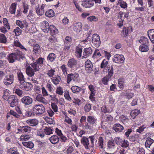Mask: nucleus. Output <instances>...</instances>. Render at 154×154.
Segmentation results:
<instances>
[{
    "mask_svg": "<svg viewBox=\"0 0 154 154\" xmlns=\"http://www.w3.org/2000/svg\"><path fill=\"white\" fill-rule=\"evenodd\" d=\"M26 122L29 125L34 126L38 124V122L37 119H32L28 120L26 121Z\"/></svg>",
    "mask_w": 154,
    "mask_h": 154,
    "instance_id": "26",
    "label": "nucleus"
},
{
    "mask_svg": "<svg viewBox=\"0 0 154 154\" xmlns=\"http://www.w3.org/2000/svg\"><path fill=\"white\" fill-rule=\"evenodd\" d=\"M56 58L55 54L53 53H50L48 55L47 60L50 62H53Z\"/></svg>",
    "mask_w": 154,
    "mask_h": 154,
    "instance_id": "37",
    "label": "nucleus"
},
{
    "mask_svg": "<svg viewBox=\"0 0 154 154\" xmlns=\"http://www.w3.org/2000/svg\"><path fill=\"white\" fill-rule=\"evenodd\" d=\"M128 30L126 27H124L121 32V35L123 37H126L128 35Z\"/></svg>",
    "mask_w": 154,
    "mask_h": 154,
    "instance_id": "51",
    "label": "nucleus"
},
{
    "mask_svg": "<svg viewBox=\"0 0 154 154\" xmlns=\"http://www.w3.org/2000/svg\"><path fill=\"white\" fill-rule=\"evenodd\" d=\"M22 144L25 147L31 149L34 146V144L32 141H23Z\"/></svg>",
    "mask_w": 154,
    "mask_h": 154,
    "instance_id": "30",
    "label": "nucleus"
},
{
    "mask_svg": "<svg viewBox=\"0 0 154 154\" xmlns=\"http://www.w3.org/2000/svg\"><path fill=\"white\" fill-rule=\"evenodd\" d=\"M87 20L88 21L92 22L94 21V22L97 21L98 20V18L97 17L94 16L88 17H87Z\"/></svg>",
    "mask_w": 154,
    "mask_h": 154,
    "instance_id": "60",
    "label": "nucleus"
},
{
    "mask_svg": "<svg viewBox=\"0 0 154 154\" xmlns=\"http://www.w3.org/2000/svg\"><path fill=\"white\" fill-rule=\"evenodd\" d=\"M51 79L54 84L57 85L60 82L61 78L59 76L57 75L56 76L51 78Z\"/></svg>",
    "mask_w": 154,
    "mask_h": 154,
    "instance_id": "36",
    "label": "nucleus"
},
{
    "mask_svg": "<svg viewBox=\"0 0 154 154\" xmlns=\"http://www.w3.org/2000/svg\"><path fill=\"white\" fill-rule=\"evenodd\" d=\"M103 54H102V53H101L100 52V51L97 49H96L94 54L93 56V57L94 58H96L98 56L99 57L100 56H102Z\"/></svg>",
    "mask_w": 154,
    "mask_h": 154,
    "instance_id": "53",
    "label": "nucleus"
},
{
    "mask_svg": "<svg viewBox=\"0 0 154 154\" xmlns=\"http://www.w3.org/2000/svg\"><path fill=\"white\" fill-rule=\"evenodd\" d=\"M92 50L90 47L84 48L83 50L82 58H87L91 55L92 53Z\"/></svg>",
    "mask_w": 154,
    "mask_h": 154,
    "instance_id": "14",
    "label": "nucleus"
},
{
    "mask_svg": "<svg viewBox=\"0 0 154 154\" xmlns=\"http://www.w3.org/2000/svg\"><path fill=\"white\" fill-rule=\"evenodd\" d=\"M71 45V43H64V45L63 48V51L65 52H68L70 50Z\"/></svg>",
    "mask_w": 154,
    "mask_h": 154,
    "instance_id": "50",
    "label": "nucleus"
},
{
    "mask_svg": "<svg viewBox=\"0 0 154 154\" xmlns=\"http://www.w3.org/2000/svg\"><path fill=\"white\" fill-rule=\"evenodd\" d=\"M139 42L140 43H141L142 45H148L149 41L147 38L143 36L140 38Z\"/></svg>",
    "mask_w": 154,
    "mask_h": 154,
    "instance_id": "42",
    "label": "nucleus"
},
{
    "mask_svg": "<svg viewBox=\"0 0 154 154\" xmlns=\"http://www.w3.org/2000/svg\"><path fill=\"white\" fill-rule=\"evenodd\" d=\"M148 35L152 43H154V29H151L147 32Z\"/></svg>",
    "mask_w": 154,
    "mask_h": 154,
    "instance_id": "24",
    "label": "nucleus"
},
{
    "mask_svg": "<svg viewBox=\"0 0 154 154\" xmlns=\"http://www.w3.org/2000/svg\"><path fill=\"white\" fill-rule=\"evenodd\" d=\"M140 112L139 110L135 109L132 110L130 113L131 117L134 119L137 116Z\"/></svg>",
    "mask_w": 154,
    "mask_h": 154,
    "instance_id": "38",
    "label": "nucleus"
},
{
    "mask_svg": "<svg viewBox=\"0 0 154 154\" xmlns=\"http://www.w3.org/2000/svg\"><path fill=\"white\" fill-rule=\"evenodd\" d=\"M81 143L84 146L86 149H89V140L88 138L83 137L81 140Z\"/></svg>",
    "mask_w": 154,
    "mask_h": 154,
    "instance_id": "18",
    "label": "nucleus"
},
{
    "mask_svg": "<svg viewBox=\"0 0 154 154\" xmlns=\"http://www.w3.org/2000/svg\"><path fill=\"white\" fill-rule=\"evenodd\" d=\"M94 5V3L92 0H85L82 1V5L85 8H90Z\"/></svg>",
    "mask_w": 154,
    "mask_h": 154,
    "instance_id": "16",
    "label": "nucleus"
},
{
    "mask_svg": "<svg viewBox=\"0 0 154 154\" xmlns=\"http://www.w3.org/2000/svg\"><path fill=\"white\" fill-rule=\"evenodd\" d=\"M23 132L29 133L31 130V128L28 126H23Z\"/></svg>",
    "mask_w": 154,
    "mask_h": 154,
    "instance_id": "61",
    "label": "nucleus"
},
{
    "mask_svg": "<svg viewBox=\"0 0 154 154\" xmlns=\"http://www.w3.org/2000/svg\"><path fill=\"white\" fill-rule=\"evenodd\" d=\"M23 8L24 10L23 11V12L26 14L27 13L29 9V5L25 2L23 3Z\"/></svg>",
    "mask_w": 154,
    "mask_h": 154,
    "instance_id": "46",
    "label": "nucleus"
},
{
    "mask_svg": "<svg viewBox=\"0 0 154 154\" xmlns=\"http://www.w3.org/2000/svg\"><path fill=\"white\" fill-rule=\"evenodd\" d=\"M103 137H100L98 141V144L99 148L102 149H103Z\"/></svg>",
    "mask_w": 154,
    "mask_h": 154,
    "instance_id": "44",
    "label": "nucleus"
},
{
    "mask_svg": "<svg viewBox=\"0 0 154 154\" xmlns=\"http://www.w3.org/2000/svg\"><path fill=\"white\" fill-rule=\"evenodd\" d=\"M30 138V136L29 135L24 134L20 136V140L25 141L29 140Z\"/></svg>",
    "mask_w": 154,
    "mask_h": 154,
    "instance_id": "54",
    "label": "nucleus"
},
{
    "mask_svg": "<svg viewBox=\"0 0 154 154\" xmlns=\"http://www.w3.org/2000/svg\"><path fill=\"white\" fill-rule=\"evenodd\" d=\"M115 147V145L113 140H109L107 143V147L108 149H114Z\"/></svg>",
    "mask_w": 154,
    "mask_h": 154,
    "instance_id": "43",
    "label": "nucleus"
},
{
    "mask_svg": "<svg viewBox=\"0 0 154 154\" xmlns=\"http://www.w3.org/2000/svg\"><path fill=\"white\" fill-rule=\"evenodd\" d=\"M81 102V100L77 98H74L73 100V103H74L76 105H78L79 106L80 105Z\"/></svg>",
    "mask_w": 154,
    "mask_h": 154,
    "instance_id": "64",
    "label": "nucleus"
},
{
    "mask_svg": "<svg viewBox=\"0 0 154 154\" xmlns=\"http://www.w3.org/2000/svg\"><path fill=\"white\" fill-rule=\"evenodd\" d=\"M45 59L44 58L39 57L35 61L30 64L31 66H29L26 69V74L29 76L32 77L35 74V72L39 71L43 64Z\"/></svg>",
    "mask_w": 154,
    "mask_h": 154,
    "instance_id": "1",
    "label": "nucleus"
},
{
    "mask_svg": "<svg viewBox=\"0 0 154 154\" xmlns=\"http://www.w3.org/2000/svg\"><path fill=\"white\" fill-rule=\"evenodd\" d=\"M18 86L21 89L27 91L31 90L33 87L31 83L25 81L21 84H19Z\"/></svg>",
    "mask_w": 154,
    "mask_h": 154,
    "instance_id": "9",
    "label": "nucleus"
},
{
    "mask_svg": "<svg viewBox=\"0 0 154 154\" xmlns=\"http://www.w3.org/2000/svg\"><path fill=\"white\" fill-rule=\"evenodd\" d=\"M77 64V60L73 58H72L69 60L67 63V65L69 67L72 68L76 67Z\"/></svg>",
    "mask_w": 154,
    "mask_h": 154,
    "instance_id": "15",
    "label": "nucleus"
},
{
    "mask_svg": "<svg viewBox=\"0 0 154 154\" xmlns=\"http://www.w3.org/2000/svg\"><path fill=\"white\" fill-rule=\"evenodd\" d=\"M113 141L118 145H120L122 144L123 142V140L120 137L115 138L113 140Z\"/></svg>",
    "mask_w": 154,
    "mask_h": 154,
    "instance_id": "49",
    "label": "nucleus"
},
{
    "mask_svg": "<svg viewBox=\"0 0 154 154\" xmlns=\"http://www.w3.org/2000/svg\"><path fill=\"white\" fill-rule=\"evenodd\" d=\"M112 60L114 62L121 64L124 63L125 59L123 55L116 54L114 56Z\"/></svg>",
    "mask_w": 154,
    "mask_h": 154,
    "instance_id": "10",
    "label": "nucleus"
},
{
    "mask_svg": "<svg viewBox=\"0 0 154 154\" xmlns=\"http://www.w3.org/2000/svg\"><path fill=\"white\" fill-rule=\"evenodd\" d=\"M92 42L94 46L96 47L100 46L101 44L100 37L97 34H93L92 36Z\"/></svg>",
    "mask_w": 154,
    "mask_h": 154,
    "instance_id": "8",
    "label": "nucleus"
},
{
    "mask_svg": "<svg viewBox=\"0 0 154 154\" xmlns=\"http://www.w3.org/2000/svg\"><path fill=\"white\" fill-rule=\"evenodd\" d=\"M113 74V70L112 67L111 69L107 75L102 79V83L105 85H108V82L109 80V79L111 78Z\"/></svg>",
    "mask_w": 154,
    "mask_h": 154,
    "instance_id": "11",
    "label": "nucleus"
},
{
    "mask_svg": "<svg viewBox=\"0 0 154 154\" xmlns=\"http://www.w3.org/2000/svg\"><path fill=\"white\" fill-rule=\"evenodd\" d=\"M36 100L39 102L45 104L47 103V101L44 97H42L41 94H38L36 97Z\"/></svg>",
    "mask_w": 154,
    "mask_h": 154,
    "instance_id": "23",
    "label": "nucleus"
},
{
    "mask_svg": "<svg viewBox=\"0 0 154 154\" xmlns=\"http://www.w3.org/2000/svg\"><path fill=\"white\" fill-rule=\"evenodd\" d=\"M21 102L25 107H28L31 106L33 102V99L29 96H25L21 99Z\"/></svg>",
    "mask_w": 154,
    "mask_h": 154,
    "instance_id": "6",
    "label": "nucleus"
},
{
    "mask_svg": "<svg viewBox=\"0 0 154 154\" xmlns=\"http://www.w3.org/2000/svg\"><path fill=\"white\" fill-rule=\"evenodd\" d=\"M17 7V3H13L12 4L9 9V12L11 14H14L15 13Z\"/></svg>",
    "mask_w": 154,
    "mask_h": 154,
    "instance_id": "33",
    "label": "nucleus"
},
{
    "mask_svg": "<svg viewBox=\"0 0 154 154\" xmlns=\"http://www.w3.org/2000/svg\"><path fill=\"white\" fill-rule=\"evenodd\" d=\"M55 92L57 94L61 95L63 93V89L60 86H59L57 88Z\"/></svg>",
    "mask_w": 154,
    "mask_h": 154,
    "instance_id": "48",
    "label": "nucleus"
},
{
    "mask_svg": "<svg viewBox=\"0 0 154 154\" xmlns=\"http://www.w3.org/2000/svg\"><path fill=\"white\" fill-rule=\"evenodd\" d=\"M79 74L77 73L68 74L67 77V82L69 84L72 80L75 82H78L79 81Z\"/></svg>",
    "mask_w": 154,
    "mask_h": 154,
    "instance_id": "5",
    "label": "nucleus"
},
{
    "mask_svg": "<svg viewBox=\"0 0 154 154\" xmlns=\"http://www.w3.org/2000/svg\"><path fill=\"white\" fill-rule=\"evenodd\" d=\"M82 51V49L81 46L78 45L76 47L75 54L77 57L79 58L81 57Z\"/></svg>",
    "mask_w": 154,
    "mask_h": 154,
    "instance_id": "21",
    "label": "nucleus"
},
{
    "mask_svg": "<svg viewBox=\"0 0 154 154\" xmlns=\"http://www.w3.org/2000/svg\"><path fill=\"white\" fill-rule=\"evenodd\" d=\"M49 140L52 144H55L58 142L59 139L57 136L54 135L50 138Z\"/></svg>",
    "mask_w": 154,
    "mask_h": 154,
    "instance_id": "29",
    "label": "nucleus"
},
{
    "mask_svg": "<svg viewBox=\"0 0 154 154\" xmlns=\"http://www.w3.org/2000/svg\"><path fill=\"white\" fill-rule=\"evenodd\" d=\"M14 32L15 33V35L18 36L21 33V30L18 27H17L14 30Z\"/></svg>",
    "mask_w": 154,
    "mask_h": 154,
    "instance_id": "59",
    "label": "nucleus"
},
{
    "mask_svg": "<svg viewBox=\"0 0 154 154\" xmlns=\"http://www.w3.org/2000/svg\"><path fill=\"white\" fill-rule=\"evenodd\" d=\"M60 69H61L63 74L66 75L67 74V69L66 66L64 64H63L60 67Z\"/></svg>",
    "mask_w": 154,
    "mask_h": 154,
    "instance_id": "57",
    "label": "nucleus"
},
{
    "mask_svg": "<svg viewBox=\"0 0 154 154\" xmlns=\"http://www.w3.org/2000/svg\"><path fill=\"white\" fill-rule=\"evenodd\" d=\"M55 70L54 69H51L47 71V74L50 77H53L54 75Z\"/></svg>",
    "mask_w": 154,
    "mask_h": 154,
    "instance_id": "58",
    "label": "nucleus"
},
{
    "mask_svg": "<svg viewBox=\"0 0 154 154\" xmlns=\"http://www.w3.org/2000/svg\"><path fill=\"white\" fill-rule=\"evenodd\" d=\"M14 149L15 148H11L8 149L7 154H20L17 151L15 150Z\"/></svg>",
    "mask_w": 154,
    "mask_h": 154,
    "instance_id": "52",
    "label": "nucleus"
},
{
    "mask_svg": "<svg viewBox=\"0 0 154 154\" xmlns=\"http://www.w3.org/2000/svg\"><path fill=\"white\" fill-rule=\"evenodd\" d=\"M49 26V24L46 21H43L41 23V29L44 32H48Z\"/></svg>",
    "mask_w": 154,
    "mask_h": 154,
    "instance_id": "20",
    "label": "nucleus"
},
{
    "mask_svg": "<svg viewBox=\"0 0 154 154\" xmlns=\"http://www.w3.org/2000/svg\"><path fill=\"white\" fill-rule=\"evenodd\" d=\"M2 22L3 25L6 29L8 30L10 29V27L7 19L6 18H4Z\"/></svg>",
    "mask_w": 154,
    "mask_h": 154,
    "instance_id": "45",
    "label": "nucleus"
},
{
    "mask_svg": "<svg viewBox=\"0 0 154 154\" xmlns=\"http://www.w3.org/2000/svg\"><path fill=\"white\" fill-rule=\"evenodd\" d=\"M108 62L106 60L104 59L101 62V64L100 66V67L101 69L104 68L105 69H106L108 71V72L110 71L112 67L113 69V68L112 66H110L109 65H108Z\"/></svg>",
    "mask_w": 154,
    "mask_h": 154,
    "instance_id": "12",
    "label": "nucleus"
},
{
    "mask_svg": "<svg viewBox=\"0 0 154 154\" xmlns=\"http://www.w3.org/2000/svg\"><path fill=\"white\" fill-rule=\"evenodd\" d=\"M91 104L87 103L85 106L84 109L85 112H89L91 109Z\"/></svg>",
    "mask_w": 154,
    "mask_h": 154,
    "instance_id": "55",
    "label": "nucleus"
},
{
    "mask_svg": "<svg viewBox=\"0 0 154 154\" xmlns=\"http://www.w3.org/2000/svg\"><path fill=\"white\" fill-rule=\"evenodd\" d=\"M118 3L122 8L126 9L128 7L127 4L126 2L122 0H119Z\"/></svg>",
    "mask_w": 154,
    "mask_h": 154,
    "instance_id": "41",
    "label": "nucleus"
},
{
    "mask_svg": "<svg viewBox=\"0 0 154 154\" xmlns=\"http://www.w3.org/2000/svg\"><path fill=\"white\" fill-rule=\"evenodd\" d=\"M112 128L116 132H122L124 129L123 126L119 123L115 124L113 126Z\"/></svg>",
    "mask_w": 154,
    "mask_h": 154,
    "instance_id": "19",
    "label": "nucleus"
},
{
    "mask_svg": "<svg viewBox=\"0 0 154 154\" xmlns=\"http://www.w3.org/2000/svg\"><path fill=\"white\" fill-rule=\"evenodd\" d=\"M82 24L80 22L74 23L73 26V30L77 33H79L82 30Z\"/></svg>",
    "mask_w": 154,
    "mask_h": 154,
    "instance_id": "17",
    "label": "nucleus"
},
{
    "mask_svg": "<svg viewBox=\"0 0 154 154\" xmlns=\"http://www.w3.org/2000/svg\"><path fill=\"white\" fill-rule=\"evenodd\" d=\"M14 45L15 46L19 47L21 49L24 50V51H27V49L25 48L18 41H15L14 42Z\"/></svg>",
    "mask_w": 154,
    "mask_h": 154,
    "instance_id": "39",
    "label": "nucleus"
},
{
    "mask_svg": "<svg viewBox=\"0 0 154 154\" xmlns=\"http://www.w3.org/2000/svg\"><path fill=\"white\" fill-rule=\"evenodd\" d=\"M137 154H145V150L143 148H138L137 149Z\"/></svg>",
    "mask_w": 154,
    "mask_h": 154,
    "instance_id": "62",
    "label": "nucleus"
},
{
    "mask_svg": "<svg viewBox=\"0 0 154 154\" xmlns=\"http://www.w3.org/2000/svg\"><path fill=\"white\" fill-rule=\"evenodd\" d=\"M71 89L72 92L74 93L77 94L80 91H82L84 92V90L83 89L77 86H74L72 87Z\"/></svg>",
    "mask_w": 154,
    "mask_h": 154,
    "instance_id": "27",
    "label": "nucleus"
},
{
    "mask_svg": "<svg viewBox=\"0 0 154 154\" xmlns=\"http://www.w3.org/2000/svg\"><path fill=\"white\" fill-rule=\"evenodd\" d=\"M154 140L150 137H148L145 143V146L146 148H150L152 144L154 142Z\"/></svg>",
    "mask_w": 154,
    "mask_h": 154,
    "instance_id": "35",
    "label": "nucleus"
},
{
    "mask_svg": "<svg viewBox=\"0 0 154 154\" xmlns=\"http://www.w3.org/2000/svg\"><path fill=\"white\" fill-rule=\"evenodd\" d=\"M25 58L24 54L21 51H17L9 54L8 59L10 63H12L16 60L20 61Z\"/></svg>",
    "mask_w": 154,
    "mask_h": 154,
    "instance_id": "2",
    "label": "nucleus"
},
{
    "mask_svg": "<svg viewBox=\"0 0 154 154\" xmlns=\"http://www.w3.org/2000/svg\"><path fill=\"white\" fill-rule=\"evenodd\" d=\"M139 50L142 52L148 51L149 50L148 45L144 44L140 45L139 48Z\"/></svg>",
    "mask_w": 154,
    "mask_h": 154,
    "instance_id": "32",
    "label": "nucleus"
},
{
    "mask_svg": "<svg viewBox=\"0 0 154 154\" xmlns=\"http://www.w3.org/2000/svg\"><path fill=\"white\" fill-rule=\"evenodd\" d=\"M7 41V38L3 34H0V42L3 43H5Z\"/></svg>",
    "mask_w": 154,
    "mask_h": 154,
    "instance_id": "47",
    "label": "nucleus"
},
{
    "mask_svg": "<svg viewBox=\"0 0 154 154\" xmlns=\"http://www.w3.org/2000/svg\"><path fill=\"white\" fill-rule=\"evenodd\" d=\"M119 87L120 88H122L124 87L123 84L124 83V80L123 79L119 78L118 80Z\"/></svg>",
    "mask_w": 154,
    "mask_h": 154,
    "instance_id": "56",
    "label": "nucleus"
},
{
    "mask_svg": "<svg viewBox=\"0 0 154 154\" xmlns=\"http://www.w3.org/2000/svg\"><path fill=\"white\" fill-rule=\"evenodd\" d=\"M17 74L18 79L20 82L19 84H21L23 82H24L25 81V78L21 71L18 70Z\"/></svg>",
    "mask_w": 154,
    "mask_h": 154,
    "instance_id": "22",
    "label": "nucleus"
},
{
    "mask_svg": "<svg viewBox=\"0 0 154 154\" xmlns=\"http://www.w3.org/2000/svg\"><path fill=\"white\" fill-rule=\"evenodd\" d=\"M6 93L4 94L3 97L4 99H8V102L11 107H13L17 106L18 103V99L17 98L16 96L11 95L8 97L9 96L8 93L7 92Z\"/></svg>",
    "mask_w": 154,
    "mask_h": 154,
    "instance_id": "3",
    "label": "nucleus"
},
{
    "mask_svg": "<svg viewBox=\"0 0 154 154\" xmlns=\"http://www.w3.org/2000/svg\"><path fill=\"white\" fill-rule=\"evenodd\" d=\"M64 94L65 98L66 99L68 100H71V98L69 96L68 91H65L64 92Z\"/></svg>",
    "mask_w": 154,
    "mask_h": 154,
    "instance_id": "63",
    "label": "nucleus"
},
{
    "mask_svg": "<svg viewBox=\"0 0 154 154\" xmlns=\"http://www.w3.org/2000/svg\"><path fill=\"white\" fill-rule=\"evenodd\" d=\"M14 80L13 74L10 73L5 76L3 80L4 84L6 85H9L13 83Z\"/></svg>",
    "mask_w": 154,
    "mask_h": 154,
    "instance_id": "7",
    "label": "nucleus"
},
{
    "mask_svg": "<svg viewBox=\"0 0 154 154\" xmlns=\"http://www.w3.org/2000/svg\"><path fill=\"white\" fill-rule=\"evenodd\" d=\"M54 13L52 9H50L46 11L45 15L49 17H53L54 15Z\"/></svg>",
    "mask_w": 154,
    "mask_h": 154,
    "instance_id": "40",
    "label": "nucleus"
},
{
    "mask_svg": "<svg viewBox=\"0 0 154 154\" xmlns=\"http://www.w3.org/2000/svg\"><path fill=\"white\" fill-rule=\"evenodd\" d=\"M124 95L126 96L128 99H131L134 96V93L132 92L131 91L129 90H127L124 93Z\"/></svg>",
    "mask_w": 154,
    "mask_h": 154,
    "instance_id": "34",
    "label": "nucleus"
},
{
    "mask_svg": "<svg viewBox=\"0 0 154 154\" xmlns=\"http://www.w3.org/2000/svg\"><path fill=\"white\" fill-rule=\"evenodd\" d=\"M44 132L45 134L47 135H50L53 134L54 130L51 127H45L44 129Z\"/></svg>",
    "mask_w": 154,
    "mask_h": 154,
    "instance_id": "31",
    "label": "nucleus"
},
{
    "mask_svg": "<svg viewBox=\"0 0 154 154\" xmlns=\"http://www.w3.org/2000/svg\"><path fill=\"white\" fill-rule=\"evenodd\" d=\"M85 67L86 71L88 73H91L93 71V66L91 61L88 60L85 63Z\"/></svg>",
    "mask_w": 154,
    "mask_h": 154,
    "instance_id": "13",
    "label": "nucleus"
},
{
    "mask_svg": "<svg viewBox=\"0 0 154 154\" xmlns=\"http://www.w3.org/2000/svg\"><path fill=\"white\" fill-rule=\"evenodd\" d=\"M31 46L33 47V54H36L38 53L39 50H40V47L37 44H32L30 45Z\"/></svg>",
    "mask_w": 154,
    "mask_h": 154,
    "instance_id": "28",
    "label": "nucleus"
},
{
    "mask_svg": "<svg viewBox=\"0 0 154 154\" xmlns=\"http://www.w3.org/2000/svg\"><path fill=\"white\" fill-rule=\"evenodd\" d=\"M32 109L34 113L40 115L44 113L45 110V107L42 104L34 105L32 107Z\"/></svg>",
    "mask_w": 154,
    "mask_h": 154,
    "instance_id": "4",
    "label": "nucleus"
},
{
    "mask_svg": "<svg viewBox=\"0 0 154 154\" xmlns=\"http://www.w3.org/2000/svg\"><path fill=\"white\" fill-rule=\"evenodd\" d=\"M87 121L89 124L93 125L96 122V119L94 116H89L87 117Z\"/></svg>",
    "mask_w": 154,
    "mask_h": 154,
    "instance_id": "25",
    "label": "nucleus"
}]
</instances>
